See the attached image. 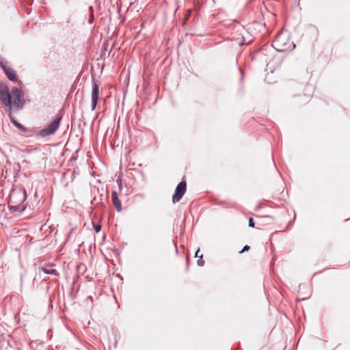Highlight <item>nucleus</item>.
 <instances>
[{
    "label": "nucleus",
    "mask_w": 350,
    "mask_h": 350,
    "mask_svg": "<svg viewBox=\"0 0 350 350\" xmlns=\"http://www.w3.org/2000/svg\"><path fill=\"white\" fill-rule=\"evenodd\" d=\"M26 200V193L22 189H13L10 195L8 204L13 211L25 210L23 202Z\"/></svg>",
    "instance_id": "f257e3e1"
},
{
    "label": "nucleus",
    "mask_w": 350,
    "mask_h": 350,
    "mask_svg": "<svg viewBox=\"0 0 350 350\" xmlns=\"http://www.w3.org/2000/svg\"><path fill=\"white\" fill-rule=\"evenodd\" d=\"M273 47L278 51H286L295 47V44L291 40L286 33H278L273 41Z\"/></svg>",
    "instance_id": "f03ea898"
},
{
    "label": "nucleus",
    "mask_w": 350,
    "mask_h": 350,
    "mask_svg": "<svg viewBox=\"0 0 350 350\" xmlns=\"http://www.w3.org/2000/svg\"><path fill=\"white\" fill-rule=\"evenodd\" d=\"M23 97V93L20 89L17 88L12 89L11 94L12 109L18 110L23 107L24 103Z\"/></svg>",
    "instance_id": "7ed1b4c3"
},
{
    "label": "nucleus",
    "mask_w": 350,
    "mask_h": 350,
    "mask_svg": "<svg viewBox=\"0 0 350 350\" xmlns=\"http://www.w3.org/2000/svg\"><path fill=\"white\" fill-rule=\"evenodd\" d=\"M61 120L62 116L57 114L55 119L46 128L39 132L38 135L46 137L54 133L58 129Z\"/></svg>",
    "instance_id": "20e7f679"
},
{
    "label": "nucleus",
    "mask_w": 350,
    "mask_h": 350,
    "mask_svg": "<svg viewBox=\"0 0 350 350\" xmlns=\"http://www.w3.org/2000/svg\"><path fill=\"white\" fill-rule=\"evenodd\" d=\"M0 101L9 108V111L12 110L11 94L8 88L3 84H0Z\"/></svg>",
    "instance_id": "39448f33"
},
{
    "label": "nucleus",
    "mask_w": 350,
    "mask_h": 350,
    "mask_svg": "<svg viewBox=\"0 0 350 350\" xmlns=\"http://www.w3.org/2000/svg\"><path fill=\"white\" fill-rule=\"evenodd\" d=\"M187 190V183L185 180H182L176 187L175 192L172 196L173 203H176L180 200Z\"/></svg>",
    "instance_id": "423d86ee"
},
{
    "label": "nucleus",
    "mask_w": 350,
    "mask_h": 350,
    "mask_svg": "<svg viewBox=\"0 0 350 350\" xmlns=\"http://www.w3.org/2000/svg\"><path fill=\"white\" fill-rule=\"evenodd\" d=\"M98 94H99V85L96 82H94L93 86H92V96H91V100H92V110H94L96 109L98 99Z\"/></svg>",
    "instance_id": "0eeeda50"
},
{
    "label": "nucleus",
    "mask_w": 350,
    "mask_h": 350,
    "mask_svg": "<svg viewBox=\"0 0 350 350\" xmlns=\"http://www.w3.org/2000/svg\"><path fill=\"white\" fill-rule=\"evenodd\" d=\"M1 68L3 70L7 77L12 81H17L18 77L16 71L10 67H8L3 64H1Z\"/></svg>",
    "instance_id": "6e6552de"
},
{
    "label": "nucleus",
    "mask_w": 350,
    "mask_h": 350,
    "mask_svg": "<svg viewBox=\"0 0 350 350\" xmlns=\"http://www.w3.org/2000/svg\"><path fill=\"white\" fill-rule=\"evenodd\" d=\"M111 200L116 211L118 212H120L122 211V204L120 200H119L117 192L115 191H112L111 193Z\"/></svg>",
    "instance_id": "1a4fd4ad"
},
{
    "label": "nucleus",
    "mask_w": 350,
    "mask_h": 350,
    "mask_svg": "<svg viewBox=\"0 0 350 350\" xmlns=\"http://www.w3.org/2000/svg\"><path fill=\"white\" fill-rule=\"evenodd\" d=\"M53 267H54L53 265H46L45 267H41L40 269V270L46 274L58 275L57 271L55 269H54Z\"/></svg>",
    "instance_id": "9d476101"
},
{
    "label": "nucleus",
    "mask_w": 350,
    "mask_h": 350,
    "mask_svg": "<svg viewBox=\"0 0 350 350\" xmlns=\"http://www.w3.org/2000/svg\"><path fill=\"white\" fill-rule=\"evenodd\" d=\"M12 122L21 131H25L26 129L20 123H18L15 119L11 116V112L9 113Z\"/></svg>",
    "instance_id": "9b49d317"
},
{
    "label": "nucleus",
    "mask_w": 350,
    "mask_h": 350,
    "mask_svg": "<svg viewBox=\"0 0 350 350\" xmlns=\"http://www.w3.org/2000/svg\"><path fill=\"white\" fill-rule=\"evenodd\" d=\"M93 226H94V230L96 232H98L100 231L101 230V226L99 225V224H93Z\"/></svg>",
    "instance_id": "f8f14e48"
},
{
    "label": "nucleus",
    "mask_w": 350,
    "mask_h": 350,
    "mask_svg": "<svg viewBox=\"0 0 350 350\" xmlns=\"http://www.w3.org/2000/svg\"><path fill=\"white\" fill-rule=\"evenodd\" d=\"M249 226L252 228L254 227V222L252 217H250L249 219Z\"/></svg>",
    "instance_id": "ddd939ff"
},
{
    "label": "nucleus",
    "mask_w": 350,
    "mask_h": 350,
    "mask_svg": "<svg viewBox=\"0 0 350 350\" xmlns=\"http://www.w3.org/2000/svg\"><path fill=\"white\" fill-rule=\"evenodd\" d=\"M250 246L246 245L244 246L243 250L239 253L241 254V253H243V252H244L245 251H247V250H250Z\"/></svg>",
    "instance_id": "4468645a"
},
{
    "label": "nucleus",
    "mask_w": 350,
    "mask_h": 350,
    "mask_svg": "<svg viewBox=\"0 0 350 350\" xmlns=\"http://www.w3.org/2000/svg\"><path fill=\"white\" fill-rule=\"evenodd\" d=\"M76 229V228H71L70 231L69 232V233L67 235V239H69L71 236V234L72 232H73V231Z\"/></svg>",
    "instance_id": "2eb2a0df"
},
{
    "label": "nucleus",
    "mask_w": 350,
    "mask_h": 350,
    "mask_svg": "<svg viewBox=\"0 0 350 350\" xmlns=\"http://www.w3.org/2000/svg\"><path fill=\"white\" fill-rule=\"evenodd\" d=\"M199 249L197 250V252H196V254H195V256L196 257H200V258H202V254H201L200 256H199Z\"/></svg>",
    "instance_id": "dca6fc26"
},
{
    "label": "nucleus",
    "mask_w": 350,
    "mask_h": 350,
    "mask_svg": "<svg viewBox=\"0 0 350 350\" xmlns=\"http://www.w3.org/2000/svg\"><path fill=\"white\" fill-rule=\"evenodd\" d=\"M190 12H191V10H187V15H186V17H185V20H187L190 14Z\"/></svg>",
    "instance_id": "f3484780"
},
{
    "label": "nucleus",
    "mask_w": 350,
    "mask_h": 350,
    "mask_svg": "<svg viewBox=\"0 0 350 350\" xmlns=\"http://www.w3.org/2000/svg\"><path fill=\"white\" fill-rule=\"evenodd\" d=\"M198 264L199 265H203V261H202V260H199L198 261Z\"/></svg>",
    "instance_id": "a211bd4d"
}]
</instances>
